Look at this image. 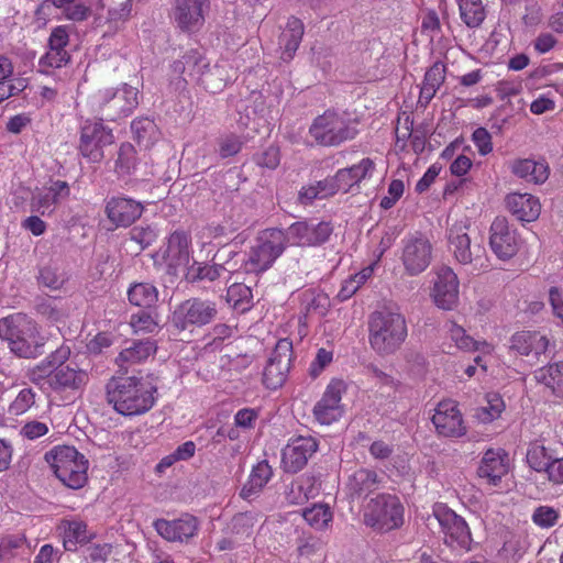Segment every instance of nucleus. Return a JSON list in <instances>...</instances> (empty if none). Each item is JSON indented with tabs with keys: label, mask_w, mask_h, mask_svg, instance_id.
Wrapping results in <instances>:
<instances>
[{
	"label": "nucleus",
	"mask_w": 563,
	"mask_h": 563,
	"mask_svg": "<svg viewBox=\"0 0 563 563\" xmlns=\"http://www.w3.org/2000/svg\"><path fill=\"white\" fill-rule=\"evenodd\" d=\"M560 518L559 511L550 506H539L532 514V521L536 526L549 529L554 527Z\"/></svg>",
	"instance_id": "obj_54"
},
{
	"label": "nucleus",
	"mask_w": 563,
	"mask_h": 563,
	"mask_svg": "<svg viewBox=\"0 0 563 563\" xmlns=\"http://www.w3.org/2000/svg\"><path fill=\"white\" fill-rule=\"evenodd\" d=\"M69 355L70 349L62 345L48 356L49 365H55V368L47 375V384L54 390H79L89 380L88 373L85 369L77 365H63Z\"/></svg>",
	"instance_id": "obj_7"
},
{
	"label": "nucleus",
	"mask_w": 563,
	"mask_h": 563,
	"mask_svg": "<svg viewBox=\"0 0 563 563\" xmlns=\"http://www.w3.org/2000/svg\"><path fill=\"white\" fill-rule=\"evenodd\" d=\"M367 377L378 387L383 393L390 395L398 389L399 382L389 373L383 371L377 365L371 363L365 366Z\"/></svg>",
	"instance_id": "obj_45"
},
{
	"label": "nucleus",
	"mask_w": 563,
	"mask_h": 563,
	"mask_svg": "<svg viewBox=\"0 0 563 563\" xmlns=\"http://www.w3.org/2000/svg\"><path fill=\"white\" fill-rule=\"evenodd\" d=\"M134 332H154L157 328V322L154 320L148 311L142 310L131 316L130 321Z\"/></svg>",
	"instance_id": "obj_58"
},
{
	"label": "nucleus",
	"mask_w": 563,
	"mask_h": 563,
	"mask_svg": "<svg viewBox=\"0 0 563 563\" xmlns=\"http://www.w3.org/2000/svg\"><path fill=\"white\" fill-rule=\"evenodd\" d=\"M106 214L115 227H129L143 213V206L130 198L112 197L107 201Z\"/></svg>",
	"instance_id": "obj_25"
},
{
	"label": "nucleus",
	"mask_w": 563,
	"mask_h": 563,
	"mask_svg": "<svg viewBox=\"0 0 563 563\" xmlns=\"http://www.w3.org/2000/svg\"><path fill=\"white\" fill-rule=\"evenodd\" d=\"M69 194L70 188L67 181H53L48 188L32 196L30 200L31 211L43 217L51 216L55 210V206L68 198Z\"/></svg>",
	"instance_id": "obj_24"
},
{
	"label": "nucleus",
	"mask_w": 563,
	"mask_h": 563,
	"mask_svg": "<svg viewBox=\"0 0 563 563\" xmlns=\"http://www.w3.org/2000/svg\"><path fill=\"white\" fill-rule=\"evenodd\" d=\"M136 166V151L130 143L121 144L115 162V169L121 175L131 174Z\"/></svg>",
	"instance_id": "obj_52"
},
{
	"label": "nucleus",
	"mask_w": 563,
	"mask_h": 563,
	"mask_svg": "<svg viewBox=\"0 0 563 563\" xmlns=\"http://www.w3.org/2000/svg\"><path fill=\"white\" fill-rule=\"evenodd\" d=\"M552 460V456L548 454V451L542 445L531 448L527 453V462L532 470L536 472H544L547 465Z\"/></svg>",
	"instance_id": "obj_57"
},
{
	"label": "nucleus",
	"mask_w": 563,
	"mask_h": 563,
	"mask_svg": "<svg viewBox=\"0 0 563 563\" xmlns=\"http://www.w3.org/2000/svg\"><path fill=\"white\" fill-rule=\"evenodd\" d=\"M406 273L417 276L424 272L432 261V244L421 233L409 235L402 240L400 256Z\"/></svg>",
	"instance_id": "obj_14"
},
{
	"label": "nucleus",
	"mask_w": 563,
	"mask_h": 563,
	"mask_svg": "<svg viewBox=\"0 0 563 563\" xmlns=\"http://www.w3.org/2000/svg\"><path fill=\"white\" fill-rule=\"evenodd\" d=\"M273 475V470L266 460L258 462L250 474L249 481L242 487L240 496L243 499L250 500L254 495H257L263 487L268 483Z\"/></svg>",
	"instance_id": "obj_38"
},
{
	"label": "nucleus",
	"mask_w": 563,
	"mask_h": 563,
	"mask_svg": "<svg viewBox=\"0 0 563 563\" xmlns=\"http://www.w3.org/2000/svg\"><path fill=\"white\" fill-rule=\"evenodd\" d=\"M96 103L106 120L115 121L136 108L137 90L126 84L118 88H104L96 95Z\"/></svg>",
	"instance_id": "obj_10"
},
{
	"label": "nucleus",
	"mask_w": 563,
	"mask_h": 563,
	"mask_svg": "<svg viewBox=\"0 0 563 563\" xmlns=\"http://www.w3.org/2000/svg\"><path fill=\"white\" fill-rule=\"evenodd\" d=\"M252 300V290L249 286L242 283L232 284L227 291V301L233 306L234 309L245 311L250 309Z\"/></svg>",
	"instance_id": "obj_49"
},
{
	"label": "nucleus",
	"mask_w": 563,
	"mask_h": 563,
	"mask_svg": "<svg viewBox=\"0 0 563 563\" xmlns=\"http://www.w3.org/2000/svg\"><path fill=\"white\" fill-rule=\"evenodd\" d=\"M69 42V34L67 26L59 25L52 30L48 38V52L41 57L40 64L42 66L60 68L66 65L70 55L67 53L65 47Z\"/></svg>",
	"instance_id": "obj_26"
},
{
	"label": "nucleus",
	"mask_w": 563,
	"mask_h": 563,
	"mask_svg": "<svg viewBox=\"0 0 563 563\" xmlns=\"http://www.w3.org/2000/svg\"><path fill=\"white\" fill-rule=\"evenodd\" d=\"M292 343L288 339L279 340L273 350L263 372V383L269 389L280 387L290 368Z\"/></svg>",
	"instance_id": "obj_16"
},
{
	"label": "nucleus",
	"mask_w": 563,
	"mask_h": 563,
	"mask_svg": "<svg viewBox=\"0 0 563 563\" xmlns=\"http://www.w3.org/2000/svg\"><path fill=\"white\" fill-rule=\"evenodd\" d=\"M486 402V406L477 408L475 413L476 418L483 423L497 419L505 409L504 400L498 394H488Z\"/></svg>",
	"instance_id": "obj_48"
},
{
	"label": "nucleus",
	"mask_w": 563,
	"mask_h": 563,
	"mask_svg": "<svg viewBox=\"0 0 563 563\" xmlns=\"http://www.w3.org/2000/svg\"><path fill=\"white\" fill-rule=\"evenodd\" d=\"M229 80L228 66L219 63L211 66L209 62H207V67L197 76V84L211 93L222 91Z\"/></svg>",
	"instance_id": "obj_35"
},
{
	"label": "nucleus",
	"mask_w": 563,
	"mask_h": 563,
	"mask_svg": "<svg viewBox=\"0 0 563 563\" xmlns=\"http://www.w3.org/2000/svg\"><path fill=\"white\" fill-rule=\"evenodd\" d=\"M449 332H450V338L452 339V341L455 342V344L459 349L466 350V351L477 349V346H476L477 343L474 341V339L472 336L466 334L465 330L462 327H460L455 323H452Z\"/></svg>",
	"instance_id": "obj_59"
},
{
	"label": "nucleus",
	"mask_w": 563,
	"mask_h": 563,
	"mask_svg": "<svg viewBox=\"0 0 563 563\" xmlns=\"http://www.w3.org/2000/svg\"><path fill=\"white\" fill-rule=\"evenodd\" d=\"M345 391L346 384L343 379L332 378L330 380L312 410L313 417L320 424L329 426L342 417L344 410L341 399Z\"/></svg>",
	"instance_id": "obj_15"
},
{
	"label": "nucleus",
	"mask_w": 563,
	"mask_h": 563,
	"mask_svg": "<svg viewBox=\"0 0 563 563\" xmlns=\"http://www.w3.org/2000/svg\"><path fill=\"white\" fill-rule=\"evenodd\" d=\"M99 121L87 120L80 129L79 152L91 163H100L104 158L103 148L114 142L112 130Z\"/></svg>",
	"instance_id": "obj_12"
},
{
	"label": "nucleus",
	"mask_w": 563,
	"mask_h": 563,
	"mask_svg": "<svg viewBox=\"0 0 563 563\" xmlns=\"http://www.w3.org/2000/svg\"><path fill=\"white\" fill-rule=\"evenodd\" d=\"M508 471V454L501 449H489L482 457L478 467V475L479 477L487 479L489 484L497 485Z\"/></svg>",
	"instance_id": "obj_29"
},
{
	"label": "nucleus",
	"mask_w": 563,
	"mask_h": 563,
	"mask_svg": "<svg viewBox=\"0 0 563 563\" xmlns=\"http://www.w3.org/2000/svg\"><path fill=\"white\" fill-rule=\"evenodd\" d=\"M506 207L517 220L531 222L538 219L541 210L539 200L530 194L512 192L506 197Z\"/></svg>",
	"instance_id": "obj_31"
},
{
	"label": "nucleus",
	"mask_w": 563,
	"mask_h": 563,
	"mask_svg": "<svg viewBox=\"0 0 563 563\" xmlns=\"http://www.w3.org/2000/svg\"><path fill=\"white\" fill-rule=\"evenodd\" d=\"M374 169L371 158H363L358 164L339 169L335 174L341 191L347 192L354 185L366 178Z\"/></svg>",
	"instance_id": "obj_37"
},
{
	"label": "nucleus",
	"mask_w": 563,
	"mask_h": 563,
	"mask_svg": "<svg viewBox=\"0 0 563 563\" xmlns=\"http://www.w3.org/2000/svg\"><path fill=\"white\" fill-rule=\"evenodd\" d=\"M318 441L311 435L291 438L282 452V466L286 473H298L318 450Z\"/></svg>",
	"instance_id": "obj_19"
},
{
	"label": "nucleus",
	"mask_w": 563,
	"mask_h": 563,
	"mask_svg": "<svg viewBox=\"0 0 563 563\" xmlns=\"http://www.w3.org/2000/svg\"><path fill=\"white\" fill-rule=\"evenodd\" d=\"M434 516L444 534V543L454 551L466 553L472 550L473 538L466 521L453 510L441 508Z\"/></svg>",
	"instance_id": "obj_13"
},
{
	"label": "nucleus",
	"mask_w": 563,
	"mask_h": 563,
	"mask_svg": "<svg viewBox=\"0 0 563 563\" xmlns=\"http://www.w3.org/2000/svg\"><path fill=\"white\" fill-rule=\"evenodd\" d=\"M526 549L519 537L511 534L505 540L498 556L503 563H517L523 555Z\"/></svg>",
	"instance_id": "obj_50"
},
{
	"label": "nucleus",
	"mask_w": 563,
	"mask_h": 563,
	"mask_svg": "<svg viewBox=\"0 0 563 563\" xmlns=\"http://www.w3.org/2000/svg\"><path fill=\"white\" fill-rule=\"evenodd\" d=\"M541 379L558 396H563V362L550 364L542 371Z\"/></svg>",
	"instance_id": "obj_51"
},
{
	"label": "nucleus",
	"mask_w": 563,
	"mask_h": 563,
	"mask_svg": "<svg viewBox=\"0 0 563 563\" xmlns=\"http://www.w3.org/2000/svg\"><path fill=\"white\" fill-rule=\"evenodd\" d=\"M305 32L303 23L296 16H290L279 36V46L283 49L280 58L290 62L298 49Z\"/></svg>",
	"instance_id": "obj_32"
},
{
	"label": "nucleus",
	"mask_w": 563,
	"mask_h": 563,
	"mask_svg": "<svg viewBox=\"0 0 563 563\" xmlns=\"http://www.w3.org/2000/svg\"><path fill=\"white\" fill-rule=\"evenodd\" d=\"M285 239L280 229L272 228L261 232L243 261L244 271L261 274L269 269L286 250Z\"/></svg>",
	"instance_id": "obj_6"
},
{
	"label": "nucleus",
	"mask_w": 563,
	"mask_h": 563,
	"mask_svg": "<svg viewBox=\"0 0 563 563\" xmlns=\"http://www.w3.org/2000/svg\"><path fill=\"white\" fill-rule=\"evenodd\" d=\"M217 316L218 308L214 301L195 297L184 300L175 308L172 324L179 331H192L194 328L211 323Z\"/></svg>",
	"instance_id": "obj_9"
},
{
	"label": "nucleus",
	"mask_w": 563,
	"mask_h": 563,
	"mask_svg": "<svg viewBox=\"0 0 563 563\" xmlns=\"http://www.w3.org/2000/svg\"><path fill=\"white\" fill-rule=\"evenodd\" d=\"M434 303L443 310H452L459 301V280L451 267L443 266L437 273L432 289Z\"/></svg>",
	"instance_id": "obj_22"
},
{
	"label": "nucleus",
	"mask_w": 563,
	"mask_h": 563,
	"mask_svg": "<svg viewBox=\"0 0 563 563\" xmlns=\"http://www.w3.org/2000/svg\"><path fill=\"white\" fill-rule=\"evenodd\" d=\"M165 262L170 267L190 266L191 252H190V238L185 232L175 231L167 240L166 247L163 252Z\"/></svg>",
	"instance_id": "obj_28"
},
{
	"label": "nucleus",
	"mask_w": 563,
	"mask_h": 563,
	"mask_svg": "<svg viewBox=\"0 0 563 563\" xmlns=\"http://www.w3.org/2000/svg\"><path fill=\"white\" fill-rule=\"evenodd\" d=\"M35 404V393L31 388L22 389L9 407V412L20 416L26 412Z\"/></svg>",
	"instance_id": "obj_56"
},
{
	"label": "nucleus",
	"mask_w": 563,
	"mask_h": 563,
	"mask_svg": "<svg viewBox=\"0 0 563 563\" xmlns=\"http://www.w3.org/2000/svg\"><path fill=\"white\" fill-rule=\"evenodd\" d=\"M332 230L329 222L298 221L283 231V235L286 245L317 246L328 241Z\"/></svg>",
	"instance_id": "obj_17"
},
{
	"label": "nucleus",
	"mask_w": 563,
	"mask_h": 563,
	"mask_svg": "<svg viewBox=\"0 0 563 563\" xmlns=\"http://www.w3.org/2000/svg\"><path fill=\"white\" fill-rule=\"evenodd\" d=\"M156 352V344L153 340H133L124 347L115 358L120 371L126 373L129 367L147 360Z\"/></svg>",
	"instance_id": "obj_30"
},
{
	"label": "nucleus",
	"mask_w": 563,
	"mask_h": 563,
	"mask_svg": "<svg viewBox=\"0 0 563 563\" xmlns=\"http://www.w3.org/2000/svg\"><path fill=\"white\" fill-rule=\"evenodd\" d=\"M377 473L367 468H360L350 476L347 486L352 494L361 496L368 494L378 487Z\"/></svg>",
	"instance_id": "obj_42"
},
{
	"label": "nucleus",
	"mask_w": 563,
	"mask_h": 563,
	"mask_svg": "<svg viewBox=\"0 0 563 563\" xmlns=\"http://www.w3.org/2000/svg\"><path fill=\"white\" fill-rule=\"evenodd\" d=\"M156 532L169 542H187L199 530V522L191 515H183L179 519H157L153 523Z\"/></svg>",
	"instance_id": "obj_21"
},
{
	"label": "nucleus",
	"mask_w": 563,
	"mask_h": 563,
	"mask_svg": "<svg viewBox=\"0 0 563 563\" xmlns=\"http://www.w3.org/2000/svg\"><path fill=\"white\" fill-rule=\"evenodd\" d=\"M257 520L258 514L255 511L239 512L231 519L225 533L236 538L240 542L250 539Z\"/></svg>",
	"instance_id": "obj_40"
},
{
	"label": "nucleus",
	"mask_w": 563,
	"mask_h": 563,
	"mask_svg": "<svg viewBox=\"0 0 563 563\" xmlns=\"http://www.w3.org/2000/svg\"><path fill=\"white\" fill-rule=\"evenodd\" d=\"M260 417V412L254 408L240 409L234 415V424L243 429H253L256 420Z\"/></svg>",
	"instance_id": "obj_63"
},
{
	"label": "nucleus",
	"mask_w": 563,
	"mask_h": 563,
	"mask_svg": "<svg viewBox=\"0 0 563 563\" xmlns=\"http://www.w3.org/2000/svg\"><path fill=\"white\" fill-rule=\"evenodd\" d=\"M224 272H231L223 264L202 265L194 262L188 266L186 279L194 283L197 280L214 282L221 277Z\"/></svg>",
	"instance_id": "obj_44"
},
{
	"label": "nucleus",
	"mask_w": 563,
	"mask_h": 563,
	"mask_svg": "<svg viewBox=\"0 0 563 563\" xmlns=\"http://www.w3.org/2000/svg\"><path fill=\"white\" fill-rule=\"evenodd\" d=\"M131 130L136 142L145 147L153 143L157 133L155 122L148 118H137L133 120Z\"/></svg>",
	"instance_id": "obj_46"
},
{
	"label": "nucleus",
	"mask_w": 563,
	"mask_h": 563,
	"mask_svg": "<svg viewBox=\"0 0 563 563\" xmlns=\"http://www.w3.org/2000/svg\"><path fill=\"white\" fill-rule=\"evenodd\" d=\"M355 121L345 113L325 111L317 117L309 128V134L318 145L338 146L357 135Z\"/></svg>",
	"instance_id": "obj_5"
},
{
	"label": "nucleus",
	"mask_w": 563,
	"mask_h": 563,
	"mask_svg": "<svg viewBox=\"0 0 563 563\" xmlns=\"http://www.w3.org/2000/svg\"><path fill=\"white\" fill-rule=\"evenodd\" d=\"M459 5L460 18L467 27H479L486 19V4L484 0H455Z\"/></svg>",
	"instance_id": "obj_41"
},
{
	"label": "nucleus",
	"mask_w": 563,
	"mask_h": 563,
	"mask_svg": "<svg viewBox=\"0 0 563 563\" xmlns=\"http://www.w3.org/2000/svg\"><path fill=\"white\" fill-rule=\"evenodd\" d=\"M432 423L438 433L443 437L457 438L465 434L462 415L452 400L441 401L437 406L432 417Z\"/></svg>",
	"instance_id": "obj_23"
},
{
	"label": "nucleus",
	"mask_w": 563,
	"mask_h": 563,
	"mask_svg": "<svg viewBox=\"0 0 563 563\" xmlns=\"http://www.w3.org/2000/svg\"><path fill=\"white\" fill-rule=\"evenodd\" d=\"M445 79V66L434 63L426 73L423 82L427 86L439 89Z\"/></svg>",
	"instance_id": "obj_62"
},
{
	"label": "nucleus",
	"mask_w": 563,
	"mask_h": 563,
	"mask_svg": "<svg viewBox=\"0 0 563 563\" xmlns=\"http://www.w3.org/2000/svg\"><path fill=\"white\" fill-rule=\"evenodd\" d=\"M56 477L67 487L81 488L88 479V461L74 446H56L45 454Z\"/></svg>",
	"instance_id": "obj_4"
},
{
	"label": "nucleus",
	"mask_w": 563,
	"mask_h": 563,
	"mask_svg": "<svg viewBox=\"0 0 563 563\" xmlns=\"http://www.w3.org/2000/svg\"><path fill=\"white\" fill-rule=\"evenodd\" d=\"M207 67V59L195 49L183 55L180 59L173 63V73L179 75L186 85L188 78L197 82V76Z\"/></svg>",
	"instance_id": "obj_34"
},
{
	"label": "nucleus",
	"mask_w": 563,
	"mask_h": 563,
	"mask_svg": "<svg viewBox=\"0 0 563 563\" xmlns=\"http://www.w3.org/2000/svg\"><path fill=\"white\" fill-rule=\"evenodd\" d=\"M511 172L517 177L529 183L543 184L549 178L550 168L544 159L534 161L530 158L515 159L511 163Z\"/></svg>",
	"instance_id": "obj_33"
},
{
	"label": "nucleus",
	"mask_w": 563,
	"mask_h": 563,
	"mask_svg": "<svg viewBox=\"0 0 563 563\" xmlns=\"http://www.w3.org/2000/svg\"><path fill=\"white\" fill-rule=\"evenodd\" d=\"M302 516L308 525L317 530L327 528L332 520L330 507L322 504H316L311 508H306Z\"/></svg>",
	"instance_id": "obj_47"
},
{
	"label": "nucleus",
	"mask_w": 563,
	"mask_h": 563,
	"mask_svg": "<svg viewBox=\"0 0 563 563\" xmlns=\"http://www.w3.org/2000/svg\"><path fill=\"white\" fill-rule=\"evenodd\" d=\"M404 521V507L397 496L377 495L367 504L364 522L376 530L389 531L398 528Z\"/></svg>",
	"instance_id": "obj_8"
},
{
	"label": "nucleus",
	"mask_w": 563,
	"mask_h": 563,
	"mask_svg": "<svg viewBox=\"0 0 563 563\" xmlns=\"http://www.w3.org/2000/svg\"><path fill=\"white\" fill-rule=\"evenodd\" d=\"M107 400L123 416L147 412L155 404L156 384L135 376L112 377L107 386Z\"/></svg>",
	"instance_id": "obj_1"
},
{
	"label": "nucleus",
	"mask_w": 563,
	"mask_h": 563,
	"mask_svg": "<svg viewBox=\"0 0 563 563\" xmlns=\"http://www.w3.org/2000/svg\"><path fill=\"white\" fill-rule=\"evenodd\" d=\"M130 238L131 241L135 242L140 246L139 251H143L156 241L157 232L151 225H137L131 229Z\"/></svg>",
	"instance_id": "obj_55"
},
{
	"label": "nucleus",
	"mask_w": 563,
	"mask_h": 563,
	"mask_svg": "<svg viewBox=\"0 0 563 563\" xmlns=\"http://www.w3.org/2000/svg\"><path fill=\"white\" fill-rule=\"evenodd\" d=\"M519 236L508 220L497 217L490 225L489 245L495 255L500 260H509L519 250Z\"/></svg>",
	"instance_id": "obj_20"
},
{
	"label": "nucleus",
	"mask_w": 563,
	"mask_h": 563,
	"mask_svg": "<svg viewBox=\"0 0 563 563\" xmlns=\"http://www.w3.org/2000/svg\"><path fill=\"white\" fill-rule=\"evenodd\" d=\"M472 140L481 155L485 156L493 151L492 135L485 128H477L472 134Z\"/></svg>",
	"instance_id": "obj_61"
},
{
	"label": "nucleus",
	"mask_w": 563,
	"mask_h": 563,
	"mask_svg": "<svg viewBox=\"0 0 563 563\" xmlns=\"http://www.w3.org/2000/svg\"><path fill=\"white\" fill-rule=\"evenodd\" d=\"M63 536V547L66 551H76L78 544L90 541L87 523L81 520H63L58 527Z\"/></svg>",
	"instance_id": "obj_36"
},
{
	"label": "nucleus",
	"mask_w": 563,
	"mask_h": 563,
	"mask_svg": "<svg viewBox=\"0 0 563 563\" xmlns=\"http://www.w3.org/2000/svg\"><path fill=\"white\" fill-rule=\"evenodd\" d=\"M333 353L323 347L319 349L314 360L309 367V374L312 378L318 377L321 372L332 362Z\"/></svg>",
	"instance_id": "obj_60"
},
{
	"label": "nucleus",
	"mask_w": 563,
	"mask_h": 563,
	"mask_svg": "<svg viewBox=\"0 0 563 563\" xmlns=\"http://www.w3.org/2000/svg\"><path fill=\"white\" fill-rule=\"evenodd\" d=\"M330 307V299L323 292L307 289L300 295V312L305 319L323 317Z\"/></svg>",
	"instance_id": "obj_39"
},
{
	"label": "nucleus",
	"mask_w": 563,
	"mask_h": 563,
	"mask_svg": "<svg viewBox=\"0 0 563 563\" xmlns=\"http://www.w3.org/2000/svg\"><path fill=\"white\" fill-rule=\"evenodd\" d=\"M0 338L19 357L35 358L44 354V339L36 323L23 313L11 314L0 320Z\"/></svg>",
	"instance_id": "obj_2"
},
{
	"label": "nucleus",
	"mask_w": 563,
	"mask_h": 563,
	"mask_svg": "<svg viewBox=\"0 0 563 563\" xmlns=\"http://www.w3.org/2000/svg\"><path fill=\"white\" fill-rule=\"evenodd\" d=\"M128 297L132 305L150 308L156 303L158 291L152 284L136 283L129 288Z\"/></svg>",
	"instance_id": "obj_43"
},
{
	"label": "nucleus",
	"mask_w": 563,
	"mask_h": 563,
	"mask_svg": "<svg viewBox=\"0 0 563 563\" xmlns=\"http://www.w3.org/2000/svg\"><path fill=\"white\" fill-rule=\"evenodd\" d=\"M210 10V0H175L172 18L183 32L199 31Z\"/></svg>",
	"instance_id": "obj_18"
},
{
	"label": "nucleus",
	"mask_w": 563,
	"mask_h": 563,
	"mask_svg": "<svg viewBox=\"0 0 563 563\" xmlns=\"http://www.w3.org/2000/svg\"><path fill=\"white\" fill-rule=\"evenodd\" d=\"M449 243L455 260L463 265L483 266L485 247L478 236L472 238L468 227L462 222L454 223L449 231Z\"/></svg>",
	"instance_id": "obj_11"
},
{
	"label": "nucleus",
	"mask_w": 563,
	"mask_h": 563,
	"mask_svg": "<svg viewBox=\"0 0 563 563\" xmlns=\"http://www.w3.org/2000/svg\"><path fill=\"white\" fill-rule=\"evenodd\" d=\"M254 159L258 166L274 169L278 166L280 161L279 150L275 146H269L257 154Z\"/></svg>",
	"instance_id": "obj_64"
},
{
	"label": "nucleus",
	"mask_w": 563,
	"mask_h": 563,
	"mask_svg": "<svg viewBox=\"0 0 563 563\" xmlns=\"http://www.w3.org/2000/svg\"><path fill=\"white\" fill-rule=\"evenodd\" d=\"M549 346L547 335L530 330H522L514 333L510 338V351L522 356L533 355L536 357L544 354Z\"/></svg>",
	"instance_id": "obj_27"
},
{
	"label": "nucleus",
	"mask_w": 563,
	"mask_h": 563,
	"mask_svg": "<svg viewBox=\"0 0 563 563\" xmlns=\"http://www.w3.org/2000/svg\"><path fill=\"white\" fill-rule=\"evenodd\" d=\"M408 334L405 317L396 311H374L368 320L371 347L380 356L397 352Z\"/></svg>",
	"instance_id": "obj_3"
},
{
	"label": "nucleus",
	"mask_w": 563,
	"mask_h": 563,
	"mask_svg": "<svg viewBox=\"0 0 563 563\" xmlns=\"http://www.w3.org/2000/svg\"><path fill=\"white\" fill-rule=\"evenodd\" d=\"M245 140L234 133L222 135L218 139V154L221 158L236 155L242 150Z\"/></svg>",
	"instance_id": "obj_53"
}]
</instances>
